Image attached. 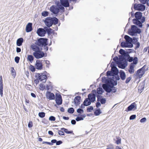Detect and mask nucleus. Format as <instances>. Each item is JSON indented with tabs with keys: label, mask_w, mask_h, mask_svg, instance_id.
Instances as JSON below:
<instances>
[{
	"label": "nucleus",
	"mask_w": 149,
	"mask_h": 149,
	"mask_svg": "<svg viewBox=\"0 0 149 149\" xmlns=\"http://www.w3.org/2000/svg\"><path fill=\"white\" fill-rule=\"evenodd\" d=\"M54 130H58V134L60 136H65V134L63 131L61 130H59L58 128H55Z\"/></svg>",
	"instance_id": "obj_39"
},
{
	"label": "nucleus",
	"mask_w": 149,
	"mask_h": 149,
	"mask_svg": "<svg viewBox=\"0 0 149 149\" xmlns=\"http://www.w3.org/2000/svg\"><path fill=\"white\" fill-rule=\"evenodd\" d=\"M55 99H62V97L61 95L59 93H55Z\"/></svg>",
	"instance_id": "obj_48"
},
{
	"label": "nucleus",
	"mask_w": 149,
	"mask_h": 149,
	"mask_svg": "<svg viewBox=\"0 0 149 149\" xmlns=\"http://www.w3.org/2000/svg\"><path fill=\"white\" fill-rule=\"evenodd\" d=\"M133 42L132 43L133 44H135L137 42H138V38L137 37H133Z\"/></svg>",
	"instance_id": "obj_55"
},
{
	"label": "nucleus",
	"mask_w": 149,
	"mask_h": 149,
	"mask_svg": "<svg viewBox=\"0 0 149 149\" xmlns=\"http://www.w3.org/2000/svg\"><path fill=\"white\" fill-rule=\"evenodd\" d=\"M74 111V110L73 107H70L68 108L67 110L68 112L70 114L73 113Z\"/></svg>",
	"instance_id": "obj_47"
},
{
	"label": "nucleus",
	"mask_w": 149,
	"mask_h": 149,
	"mask_svg": "<svg viewBox=\"0 0 149 149\" xmlns=\"http://www.w3.org/2000/svg\"><path fill=\"white\" fill-rule=\"evenodd\" d=\"M36 33L40 37H43L46 33V31L42 28L38 29Z\"/></svg>",
	"instance_id": "obj_19"
},
{
	"label": "nucleus",
	"mask_w": 149,
	"mask_h": 149,
	"mask_svg": "<svg viewBox=\"0 0 149 149\" xmlns=\"http://www.w3.org/2000/svg\"><path fill=\"white\" fill-rule=\"evenodd\" d=\"M100 102L101 104H105L106 102V98L104 97H103V98H102V100Z\"/></svg>",
	"instance_id": "obj_64"
},
{
	"label": "nucleus",
	"mask_w": 149,
	"mask_h": 149,
	"mask_svg": "<svg viewBox=\"0 0 149 149\" xmlns=\"http://www.w3.org/2000/svg\"><path fill=\"white\" fill-rule=\"evenodd\" d=\"M120 59L119 60L118 57L116 56L113 59V60L116 63H115L116 64H118L119 66H120L121 68L122 69H124L127 65L128 63L126 61H125L124 60H123L122 59Z\"/></svg>",
	"instance_id": "obj_4"
},
{
	"label": "nucleus",
	"mask_w": 149,
	"mask_h": 149,
	"mask_svg": "<svg viewBox=\"0 0 149 149\" xmlns=\"http://www.w3.org/2000/svg\"><path fill=\"white\" fill-rule=\"evenodd\" d=\"M29 69L33 72H35V71L34 66L31 64L30 65Z\"/></svg>",
	"instance_id": "obj_57"
},
{
	"label": "nucleus",
	"mask_w": 149,
	"mask_h": 149,
	"mask_svg": "<svg viewBox=\"0 0 149 149\" xmlns=\"http://www.w3.org/2000/svg\"><path fill=\"white\" fill-rule=\"evenodd\" d=\"M49 12L47 11H44L41 13L42 16L43 17H46L49 15Z\"/></svg>",
	"instance_id": "obj_41"
},
{
	"label": "nucleus",
	"mask_w": 149,
	"mask_h": 149,
	"mask_svg": "<svg viewBox=\"0 0 149 149\" xmlns=\"http://www.w3.org/2000/svg\"><path fill=\"white\" fill-rule=\"evenodd\" d=\"M48 43H46V44H45L42 47L44 48V49L45 51H47L48 50L49 48L47 46V45H48Z\"/></svg>",
	"instance_id": "obj_59"
},
{
	"label": "nucleus",
	"mask_w": 149,
	"mask_h": 149,
	"mask_svg": "<svg viewBox=\"0 0 149 149\" xmlns=\"http://www.w3.org/2000/svg\"><path fill=\"white\" fill-rule=\"evenodd\" d=\"M121 79L122 81H124L126 78V74L125 72L121 70L120 71L119 73Z\"/></svg>",
	"instance_id": "obj_24"
},
{
	"label": "nucleus",
	"mask_w": 149,
	"mask_h": 149,
	"mask_svg": "<svg viewBox=\"0 0 149 149\" xmlns=\"http://www.w3.org/2000/svg\"><path fill=\"white\" fill-rule=\"evenodd\" d=\"M60 1L61 5L63 7L67 8L70 6V4L68 2H67L64 0H60Z\"/></svg>",
	"instance_id": "obj_27"
},
{
	"label": "nucleus",
	"mask_w": 149,
	"mask_h": 149,
	"mask_svg": "<svg viewBox=\"0 0 149 149\" xmlns=\"http://www.w3.org/2000/svg\"><path fill=\"white\" fill-rule=\"evenodd\" d=\"M46 90L48 91L51 90L52 91L53 89V86L51 85L47 84L46 86Z\"/></svg>",
	"instance_id": "obj_49"
},
{
	"label": "nucleus",
	"mask_w": 149,
	"mask_h": 149,
	"mask_svg": "<svg viewBox=\"0 0 149 149\" xmlns=\"http://www.w3.org/2000/svg\"><path fill=\"white\" fill-rule=\"evenodd\" d=\"M106 149H114L113 145L112 144H109L107 146Z\"/></svg>",
	"instance_id": "obj_62"
},
{
	"label": "nucleus",
	"mask_w": 149,
	"mask_h": 149,
	"mask_svg": "<svg viewBox=\"0 0 149 149\" xmlns=\"http://www.w3.org/2000/svg\"><path fill=\"white\" fill-rule=\"evenodd\" d=\"M36 42L37 41L35 42V44H33L31 45L32 50L34 51L40 48L37 43H36Z\"/></svg>",
	"instance_id": "obj_30"
},
{
	"label": "nucleus",
	"mask_w": 149,
	"mask_h": 149,
	"mask_svg": "<svg viewBox=\"0 0 149 149\" xmlns=\"http://www.w3.org/2000/svg\"><path fill=\"white\" fill-rule=\"evenodd\" d=\"M52 17H47L45 18V19H43L42 21L44 22L46 25V24L52 22Z\"/></svg>",
	"instance_id": "obj_33"
},
{
	"label": "nucleus",
	"mask_w": 149,
	"mask_h": 149,
	"mask_svg": "<svg viewBox=\"0 0 149 149\" xmlns=\"http://www.w3.org/2000/svg\"><path fill=\"white\" fill-rule=\"evenodd\" d=\"M91 103V100H89L88 98H86L83 102V103L81 104L80 107L82 109H84L85 106H89Z\"/></svg>",
	"instance_id": "obj_14"
},
{
	"label": "nucleus",
	"mask_w": 149,
	"mask_h": 149,
	"mask_svg": "<svg viewBox=\"0 0 149 149\" xmlns=\"http://www.w3.org/2000/svg\"><path fill=\"white\" fill-rule=\"evenodd\" d=\"M11 70H10V72L12 74V76L15 78L16 75V72L14 68L13 67H11Z\"/></svg>",
	"instance_id": "obj_37"
},
{
	"label": "nucleus",
	"mask_w": 149,
	"mask_h": 149,
	"mask_svg": "<svg viewBox=\"0 0 149 149\" xmlns=\"http://www.w3.org/2000/svg\"><path fill=\"white\" fill-rule=\"evenodd\" d=\"M58 8L60 9V10H61V11L60 12L61 13H62L64 11L65 8L63 6H62L61 4H60V5H59L57 7Z\"/></svg>",
	"instance_id": "obj_52"
},
{
	"label": "nucleus",
	"mask_w": 149,
	"mask_h": 149,
	"mask_svg": "<svg viewBox=\"0 0 149 149\" xmlns=\"http://www.w3.org/2000/svg\"><path fill=\"white\" fill-rule=\"evenodd\" d=\"M45 96L49 100H54L55 99L54 94L50 91H47L45 93Z\"/></svg>",
	"instance_id": "obj_18"
},
{
	"label": "nucleus",
	"mask_w": 149,
	"mask_h": 149,
	"mask_svg": "<svg viewBox=\"0 0 149 149\" xmlns=\"http://www.w3.org/2000/svg\"><path fill=\"white\" fill-rule=\"evenodd\" d=\"M117 65L114 61L112 62L110 67L111 68L112 71L108 70L107 72V76L108 77H115L118 74L119 71L116 67Z\"/></svg>",
	"instance_id": "obj_3"
},
{
	"label": "nucleus",
	"mask_w": 149,
	"mask_h": 149,
	"mask_svg": "<svg viewBox=\"0 0 149 149\" xmlns=\"http://www.w3.org/2000/svg\"><path fill=\"white\" fill-rule=\"evenodd\" d=\"M110 81L111 83V84L112 85L116 86L117 84V81L114 80V78L113 77L111 78H110Z\"/></svg>",
	"instance_id": "obj_36"
},
{
	"label": "nucleus",
	"mask_w": 149,
	"mask_h": 149,
	"mask_svg": "<svg viewBox=\"0 0 149 149\" xmlns=\"http://www.w3.org/2000/svg\"><path fill=\"white\" fill-rule=\"evenodd\" d=\"M34 59V56L32 55H27V61H29L31 63H32Z\"/></svg>",
	"instance_id": "obj_34"
},
{
	"label": "nucleus",
	"mask_w": 149,
	"mask_h": 149,
	"mask_svg": "<svg viewBox=\"0 0 149 149\" xmlns=\"http://www.w3.org/2000/svg\"><path fill=\"white\" fill-rule=\"evenodd\" d=\"M75 120L77 122L82 120H84L83 118H82V117L80 116V114L79 115V116H77V117L75 119Z\"/></svg>",
	"instance_id": "obj_53"
},
{
	"label": "nucleus",
	"mask_w": 149,
	"mask_h": 149,
	"mask_svg": "<svg viewBox=\"0 0 149 149\" xmlns=\"http://www.w3.org/2000/svg\"><path fill=\"white\" fill-rule=\"evenodd\" d=\"M126 58H125V60L127 62L128 61L130 62H131L133 61V57H132L128 56V57H126Z\"/></svg>",
	"instance_id": "obj_38"
},
{
	"label": "nucleus",
	"mask_w": 149,
	"mask_h": 149,
	"mask_svg": "<svg viewBox=\"0 0 149 149\" xmlns=\"http://www.w3.org/2000/svg\"><path fill=\"white\" fill-rule=\"evenodd\" d=\"M42 48L40 47L38 49L35 51L33 53V55L36 58L38 59L44 57H45L47 56V54H45L42 51Z\"/></svg>",
	"instance_id": "obj_5"
},
{
	"label": "nucleus",
	"mask_w": 149,
	"mask_h": 149,
	"mask_svg": "<svg viewBox=\"0 0 149 149\" xmlns=\"http://www.w3.org/2000/svg\"><path fill=\"white\" fill-rule=\"evenodd\" d=\"M81 97L80 96H77L75 97L74 100V103L75 102H77L79 101H81Z\"/></svg>",
	"instance_id": "obj_45"
},
{
	"label": "nucleus",
	"mask_w": 149,
	"mask_h": 149,
	"mask_svg": "<svg viewBox=\"0 0 149 149\" xmlns=\"http://www.w3.org/2000/svg\"><path fill=\"white\" fill-rule=\"evenodd\" d=\"M140 69L142 71H144L145 72L146 71L148 70V67L146 68V65H145Z\"/></svg>",
	"instance_id": "obj_54"
},
{
	"label": "nucleus",
	"mask_w": 149,
	"mask_h": 149,
	"mask_svg": "<svg viewBox=\"0 0 149 149\" xmlns=\"http://www.w3.org/2000/svg\"><path fill=\"white\" fill-rule=\"evenodd\" d=\"M48 42V39L46 38H39L37 44L40 47L42 48L43 46L46 43Z\"/></svg>",
	"instance_id": "obj_10"
},
{
	"label": "nucleus",
	"mask_w": 149,
	"mask_h": 149,
	"mask_svg": "<svg viewBox=\"0 0 149 149\" xmlns=\"http://www.w3.org/2000/svg\"><path fill=\"white\" fill-rule=\"evenodd\" d=\"M124 38L126 40L127 42L128 43L129 45L130 46L129 47L132 48L133 46L132 43L133 38L127 35L125 36Z\"/></svg>",
	"instance_id": "obj_17"
},
{
	"label": "nucleus",
	"mask_w": 149,
	"mask_h": 149,
	"mask_svg": "<svg viewBox=\"0 0 149 149\" xmlns=\"http://www.w3.org/2000/svg\"><path fill=\"white\" fill-rule=\"evenodd\" d=\"M119 53L122 55L120 57V59H122L125 60V58H126V57L130 56L129 53L127 52V50L125 51L122 49H120L119 51Z\"/></svg>",
	"instance_id": "obj_12"
},
{
	"label": "nucleus",
	"mask_w": 149,
	"mask_h": 149,
	"mask_svg": "<svg viewBox=\"0 0 149 149\" xmlns=\"http://www.w3.org/2000/svg\"><path fill=\"white\" fill-rule=\"evenodd\" d=\"M56 104L58 105H61L62 104L63 100L62 99H55Z\"/></svg>",
	"instance_id": "obj_42"
},
{
	"label": "nucleus",
	"mask_w": 149,
	"mask_h": 149,
	"mask_svg": "<svg viewBox=\"0 0 149 149\" xmlns=\"http://www.w3.org/2000/svg\"><path fill=\"white\" fill-rule=\"evenodd\" d=\"M44 29L45 30L46 33L48 35V36H50V38L51 39L53 38L52 36L51 35V34H54V30L50 28H48L47 27L45 26Z\"/></svg>",
	"instance_id": "obj_20"
},
{
	"label": "nucleus",
	"mask_w": 149,
	"mask_h": 149,
	"mask_svg": "<svg viewBox=\"0 0 149 149\" xmlns=\"http://www.w3.org/2000/svg\"><path fill=\"white\" fill-rule=\"evenodd\" d=\"M88 97L89 100H91L92 103H93L96 101V97L97 98V101L99 102L101 101L102 98L103 97L101 95H92V93L89 94L88 95Z\"/></svg>",
	"instance_id": "obj_8"
},
{
	"label": "nucleus",
	"mask_w": 149,
	"mask_h": 149,
	"mask_svg": "<svg viewBox=\"0 0 149 149\" xmlns=\"http://www.w3.org/2000/svg\"><path fill=\"white\" fill-rule=\"evenodd\" d=\"M24 41V39L22 38H18L16 41L17 45L19 47L21 46Z\"/></svg>",
	"instance_id": "obj_26"
},
{
	"label": "nucleus",
	"mask_w": 149,
	"mask_h": 149,
	"mask_svg": "<svg viewBox=\"0 0 149 149\" xmlns=\"http://www.w3.org/2000/svg\"><path fill=\"white\" fill-rule=\"evenodd\" d=\"M44 61L45 62V63L46 64V67L47 68H49V65L50 64V61H49L47 60H44Z\"/></svg>",
	"instance_id": "obj_60"
},
{
	"label": "nucleus",
	"mask_w": 149,
	"mask_h": 149,
	"mask_svg": "<svg viewBox=\"0 0 149 149\" xmlns=\"http://www.w3.org/2000/svg\"><path fill=\"white\" fill-rule=\"evenodd\" d=\"M115 86L113 85V87L112 88L111 90L110 91V93L111 92H112L113 93H115L116 92L117 88L115 87Z\"/></svg>",
	"instance_id": "obj_51"
},
{
	"label": "nucleus",
	"mask_w": 149,
	"mask_h": 149,
	"mask_svg": "<svg viewBox=\"0 0 149 149\" xmlns=\"http://www.w3.org/2000/svg\"><path fill=\"white\" fill-rule=\"evenodd\" d=\"M126 50H127V52L129 53V55L130 53L136 52V51L133 49H126Z\"/></svg>",
	"instance_id": "obj_58"
},
{
	"label": "nucleus",
	"mask_w": 149,
	"mask_h": 149,
	"mask_svg": "<svg viewBox=\"0 0 149 149\" xmlns=\"http://www.w3.org/2000/svg\"><path fill=\"white\" fill-rule=\"evenodd\" d=\"M140 27L136 24L132 25L127 31L128 34L131 36H136L137 34H140L141 31Z\"/></svg>",
	"instance_id": "obj_2"
},
{
	"label": "nucleus",
	"mask_w": 149,
	"mask_h": 149,
	"mask_svg": "<svg viewBox=\"0 0 149 149\" xmlns=\"http://www.w3.org/2000/svg\"><path fill=\"white\" fill-rule=\"evenodd\" d=\"M32 23L29 22L26 25L25 28L26 31L27 33L31 32L33 30Z\"/></svg>",
	"instance_id": "obj_22"
},
{
	"label": "nucleus",
	"mask_w": 149,
	"mask_h": 149,
	"mask_svg": "<svg viewBox=\"0 0 149 149\" xmlns=\"http://www.w3.org/2000/svg\"><path fill=\"white\" fill-rule=\"evenodd\" d=\"M116 140L113 138V140L115 141V143L117 145L120 144L121 143V139L119 136H116Z\"/></svg>",
	"instance_id": "obj_31"
},
{
	"label": "nucleus",
	"mask_w": 149,
	"mask_h": 149,
	"mask_svg": "<svg viewBox=\"0 0 149 149\" xmlns=\"http://www.w3.org/2000/svg\"><path fill=\"white\" fill-rule=\"evenodd\" d=\"M40 59H37L35 64V66L36 69L38 70H41L43 69V65L42 61Z\"/></svg>",
	"instance_id": "obj_13"
},
{
	"label": "nucleus",
	"mask_w": 149,
	"mask_h": 149,
	"mask_svg": "<svg viewBox=\"0 0 149 149\" xmlns=\"http://www.w3.org/2000/svg\"><path fill=\"white\" fill-rule=\"evenodd\" d=\"M136 104L135 102H133L132 103L126 108L125 111L128 112L132 110L134 111L136 109Z\"/></svg>",
	"instance_id": "obj_15"
},
{
	"label": "nucleus",
	"mask_w": 149,
	"mask_h": 149,
	"mask_svg": "<svg viewBox=\"0 0 149 149\" xmlns=\"http://www.w3.org/2000/svg\"><path fill=\"white\" fill-rule=\"evenodd\" d=\"M59 22L58 19L56 17H53L52 19V22L53 23V25H56L58 24Z\"/></svg>",
	"instance_id": "obj_35"
},
{
	"label": "nucleus",
	"mask_w": 149,
	"mask_h": 149,
	"mask_svg": "<svg viewBox=\"0 0 149 149\" xmlns=\"http://www.w3.org/2000/svg\"><path fill=\"white\" fill-rule=\"evenodd\" d=\"M133 3L131 7V9L133 10V8L135 10H138L139 11H143L146 9V6L144 4L142 3Z\"/></svg>",
	"instance_id": "obj_7"
},
{
	"label": "nucleus",
	"mask_w": 149,
	"mask_h": 149,
	"mask_svg": "<svg viewBox=\"0 0 149 149\" xmlns=\"http://www.w3.org/2000/svg\"><path fill=\"white\" fill-rule=\"evenodd\" d=\"M133 62L132 63L134 64V65H136L138 62V58L136 56L134 57V58H133Z\"/></svg>",
	"instance_id": "obj_50"
},
{
	"label": "nucleus",
	"mask_w": 149,
	"mask_h": 149,
	"mask_svg": "<svg viewBox=\"0 0 149 149\" xmlns=\"http://www.w3.org/2000/svg\"><path fill=\"white\" fill-rule=\"evenodd\" d=\"M120 46L123 48H129V47L130 46L129 45V43L127 41H122L120 43Z\"/></svg>",
	"instance_id": "obj_29"
},
{
	"label": "nucleus",
	"mask_w": 149,
	"mask_h": 149,
	"mask_svg": "<svg viewBox=\"0 0 149 149\" xmlns=\"http://www.w3.org/2000/svg\"><path fill=\"white\" fill-rule=\"evenodd\" d=\"M102 113V111L100 108H95L94 111V114L95 116H98Z\"/></svg>",
	"instance_id": "obj_32"
},
{
	"label": "nucleus",
	"mask_w": 149,
	"mask_h": 149,
	"mask_svg": "<svg viewBox=\"0 0 149 149\" xmlns=\"http://www.w3.org/2000/svg\"><path fill=\"white\" fill-rule=\"evenodd\" d=\"M93 110V106H91L87 107V110L88 112H91Z\"/></svg>",
	"instance_id": "obj_56"
},
{
	"label": "nucleus",
	"mask_w": 149,
	"mask_h": 149,
	"mask_svg": "<svg viewBox=\"0 0 149 149\" xmlns=\"http://www.w3.org/2000/svg\"><path fill=\"white\" fill-rule=\"evenodd\" d=\"M130 67L128 71L130 74H132L134 72V68L135 67V65H134V64H133L132 63H131L130 65Z\"/></svg>",
	"instance_id": "obj_25"
},
{
	"label": "nucleus",
	"mask_w": 149,
	"mask_h": 149,
	"mask_svg": "<svg viewBox=\"0 0 149 149\" xmlns=\"http://www.w3.org/2000/svg\"><path fill=\"white\" fill-rule=\"evenodd\" d=\"M141 3L145 4L147 3L148 6H149V0H139Z\"/></svg>",
	"instance_id": "obj_40"
},
{
	"label": "nucleus",
	"mask_w": 149,
	"mask_h": 149,
	"mask_svg": "<svg viewBox=\"0 0 149 149\" xmlns=\"http://www.w3.org/2000/svg\"><path fill=\"white\" fill-rule=\"evenodd\" d=\"M49 120L50 121H54L56 120V118L53 116H51L49 117Z\"/></svg>",
	"instance_id": "obj_61"
},
{
	"label": "nucleus",
	"mask_w": 149,
	"mask_h": 149,
	"mask_svg": "<svg viewBox=\"0 0 149 149\" xmlns=\"http://www.w3.org/2000/svg\"><path fill=\"white\" fill-rule=\"evenodd\" d=\"M3 84L2 75L0 76V95L1 97L3 96Z\"/></svg>",
	"instance_id": "obj_21"
},
{
	"label": "nucleus",
	"mask_w": 149,
	"mask_h": 149,
	"mask_svg": "<svg viewBox=\"0 0 149 149\" xmlns=\"http://www.w3.org/2000/svg\"><path fill=\"white\" fill-rule=\"evenodd\" d=\"M102 82L104 83H106L108 81L109 82V79L110 78L109 77H108V78L107 77H102Z\"/></svg>",
	"instance_id": "obj_43"
},
{
	"label": "nucleus",
	"mask_w": 149,
	"mask_h": 149,
	"mask_svg": "<svg viewBox=\"0 0 149 149\" xmlns=\"http://www.w3.org/2000/svg\"><path fill=\"white\" fill-rule=\"evenodd\" d=\"M38 116L40 118H43L45 116V113L44 112H39L38 113Z\"/></svg>",
	"instance_id": "obj_46"
},
{
	"label": "nucleus",
	"mask_w": 149,
	"mask_h": 149,
	"mask_svg": "<svg viewBox=\"0 0 149 149\" xmlns=\"http://www.w3.org/2000/svg\"><path fill=\"white\" fill-rule=\"evenodd\" d=\"M145 73L144 71H142L139 69L135 72L134 75L136 79H140L143 77Z\"/></svg>",
	"instance_id": "obj_11"
},
{
	"label": "nucleus",
	"mask_w": 149,
	"mask_h": 149,
	"mask_svg": "<svg viewBox=\"0 0 149 149\" xmlns=\"http://www.w3.org/2000/svg\"><path fill=\"white\" fill-rule=\"evenodd\" d=\"M113 87V85H112L110 84L106 85L105 89L106 91L107 92L106 93L107 95H108V93H110V91Z\"/></svg>",
	"instance_id": "obj_23"
},
{
	"label": "nucleus",
	"mask_w": 149,
	"mask_h": 149,
	"mask_svg": "<svg viewBox=\"0 0 149 149\" xmlns=\"http://www.w3.org/2000/svg\"><path fill=\"white\" fill-rule=\"evenodd\" d=\"M97 91L95 89L92 90V95H101L104 92V91L102 88H98Z\"/></svg>",
	"instance_id": "obj_16"
},
{
	"label": "nucleus",
	"mask_w": 149,
	"mask_h": 149,
	"mask_svg": "<svg viewBox=\"0 0 149 149\" xmlns=\"http://www.w3.org/2000/svg\"><path fill=\"white\" fill-rule=\"evenodd\" d=\"M20 57L18 56H16L14 58L15 61L17 63H19L20 60Z\"/></svg>",
	"instance_id": "obj_63"
},
{
	"label": "nucleus",
	"mask_w": 149,
	"mask_h": 149,
	"mask_svg": "<svg viewBox=\"0 0 149 149\" xmlns=\"http://www.w3.org/2000/svg\"><path fill=\"white\" fill-rule=\"evenodd\" d=\"M142 13L140 11L136 12L135 13L132 11L129 13V16L131 15V17L135 18L132 20V22L134 24H136L139 26L140 28H142L143 25V23L145 21V17L142 16Z\"/></svg>",
	"instance_id": "obj_1"
},
{
	"label": "nucleus",
	"mask_w": 149,
	"mask_h": 149,
	"mask_svg": "<svg viewBox=\"0 0 149 149\" xmlns=\"http://www.w3.org/2000/svg\"><path fill=\"white\" fill-rule=\"evenodd\" d=\"M39 89L41 91H43L45 88V86L42 83H41L39 85Z\"/></svg>",
	"instance_id": "obj_44"
},
{
	"label": "nucleus",
	"mask_w": 149,
	"mask_h": 149,
	"mask_svg": "<svg viewBox=\"0 0 149 149\" xmlns=\"http://www.w3.org/2000/svg\"><path fill=\"white\" fill-rule=\"evenodd\" d=\"M60 129L61 130L63 131L65 133L67 134H71L73 135L74 134L73 131L72 130L69 131L67 129L64 127L61 128Z\"/></svg>",
	"instance_id": "obj_28"
},
{
	"label": "nucleus",
	"mask_w": 149,
	"mask_h": 149,
	"mask_svg": "<svg viewBox=\"0 0 149 149\" xmlns=\"http://www.w3.org/2000/svg\"><path fill=\"white\" fill-rule=\"evenodd\" d=\"M60 9L56 6L53 5L51 6L49 9L50 11L52 12L51 15L52 13L55 15V17L57 16L59 12Z\"/></svg>",
	"instance_id": "obj_9"
},
{
	"label": "nucleus",
	"mask_w": 149,
	"mask_h": 149,
	"mask_svg": "<svg viewBox=\"0 0 149 149\" xmlns=\"http://www.w3.org/2000/svg\"><path fill=\"white\" fill-rule=\"evenodd\" d=\"M49 75V74L47 73V71H45L43 73H36L35 77L36 79H38L40 81H42L44 80H46Z\"/></svg>",
	"instance_id": "obj_6"
}]
</instances>
